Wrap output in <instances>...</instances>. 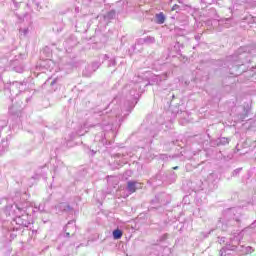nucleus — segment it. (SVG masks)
Listing matches in <instances>:
<instances>
[{"mask_svg": "<svg viewBox=\"0 0 256 256\" xmlns=\"http://www.w3.org/2000/svg\"><path fill=\"white\" fill-rule=\"evenodd\" d=\"M17 225H20L21 227H29L31 225V222L29 221V215H22L18 216L15 219Z\"/></svg>", "mask_w": 256, "mask_h": 256, "instance_id": "nucleus-1", "label": "nucleus"}, {"mask_svg": "<svg viewBox=\"0 0 256 256\" xmlns=\"http://www.w3.org/2000/svg\"><path fill=\"white\" fill-rule=\"evenodd\" d=\"M13 69L16 71V73H23L25 71V66L23 64H18L17 62H13Z\"/></svg>", "mask_w": 256, "mask_h": 256, "instance_id": "nucleus-2", "label": "nucleus"}, {"mask_svg": "<svg viewBox=\"0 0 256 256\" xmlns=\"http://www.w3.org/2000/svg\"><path fill=\"white\" fill-rule=\"evenodd\" d=\"M127 189H128L129 193H135V191H137V183L136 182H128Z\"/></svg>", "mask_w": 256, "mask_h": 256, "instance_id": "nucleus-3", "label": "nucleus"}, {"mask_svg": "<svg viewBox=\"0 0 256 256\" xmlns=\"http://www.w3.org/2000/svg\"><path fill=\"white\" fill-rule=\"evenodd\" d=\"M156 21L159 25H163V23H165V15L162 12L156 14Z\"/></svg>", "mask_w": 256, "mask_h": 256, "instance_id": "nucleus-4", "label": "nucleus"}, {"mask_svg": "<svg viewBox=\"0 0 256 256\" xmlns=\"http://www.w3.org/2000/svg\"><path fill=\"white\" fill-rule=\"evenodd\" d=\"M114 239H121L123 237V231L116 229L112 233Z\"/></svg>", "mask_w": 256, "mask_h": 256, "instance_id": "nucleus-5", "label": "nucleus"}, {"mask_svg": "<svg viewBox=\"0 0 256 256\" xmlns=\"http://www.w3.org/2000/svg\"><path fill=\"white\" fill-rule=\"evenodd\" d=\"M15 89H18L19 91H21V89H23V83H21V82H14L11 85V90L15 91Z\"/></svg>", "mask_w": 256, "mask_h": 256, "instance_id": "nucleus-6", "label": "nucleus"}, {"mask_svg": "<svg viewBox=\"0 0 256 256\" xmlns=\"http://www.w3.org/2000/svg\"><path fill=\"white\" fill-rule=\"evenodd\" d=\"M57 208L59 209V211H67V209L69 208V206L66 203H60Z\"/></svg>", "mask_w": 256, "mask_h": 256, "instance_id": "nucleus-7", "label": "nucleus"}, {"mask_svg": "<svg viewBox=\"0 0 256 256\" xmlns=\"http://www.w3.org/2000/svg\"><path fill=\"white\" fill-rule=\"evenodd\" d=\"M145 43H155V38L154 37H147L146 39H144Z\"/></svg>", "mask_w": 256, "mask_h": 256, "instance_id": "nucleus-8", "label": "nucleus"}, {"mask_svg": "<svg viewBox=\"0 0 256 256\" xmlns=\"http://www.w3.org/2000/svg\"><path fill=\"white\" fill-rule=\"evenodd\" d=\"M108 15H109L110 17H115V12H109Z\"/></svg>", "mask_w": 256, "mask_h": 256, "instance_id": "nucleus-9", "label": "nucleus"}, {"mask_svg": "<svg viewBox=\"0 0 256 256\" xmlns=\"http://www.w3.org/2000/svg\"><path fill=\"white\" fill-rule=\"evenodd\" d=\"M178 5H174L173 7H172V11H175V10H177L178 9Z\"/></svg>", "mask_w": 256, "mask_h": 256, "instance_id": "nucleus-10", "label": "nucleus"}, {"mask_svg": "<svg viewBox=\"0 0 256 256\" xmlns=\"http://www.w3.org/2000/svg\"><path fill=\"white\" fill-rule=\"evenodd\" d=\"M223 253H225V248H223V249L220 251V255L223 256Z\"/></svg>", "mask_w": 256, "mask_h": 256, "instance_id": "nucleus-11", "label": "nucleus"}, {"mask_svg": "<svg viewBox=\"0 0 256 256\" xmlns=\"http://www.w3.org/2000/svg\"><path fill=\"white\" fill-rule=\"evenodd\" d=\"M162 79H167V74L162 75Z\"/></svg>", "mask_w": 256, "mask_h": 256, "instance_id": "nucleus-12", "label": "nucleus"}, {"mask_svg": "<svg viewBox=\"0 0 256 256\" xmlns=\"http://www.w3.org/2000/svg\"><path fill=\"white\" fill-rule=\"evenodd\" d=\"M69 227H71V223H68V224L66 225V229H69Z\"/></svg>", "mask_w": 256, "mask_h": 256, "instance_id": "nucleus-13", "label": "nucleus"}, {"mask_svg": "<svg viewBox=\"0 0 256 256\" xmlns=\"http://www.w3.org/2000/svg\"><path fill=\"white\" fill-rule=\"evenodd\" d=\"M224 141H225V143H229V141H227V139H225V138H224Z\"/></svg>", "mask_w": 256, "mask_h": 256, "instance_id": "nucleus-14", "label": "nucleus"}, {"mask_svg": "<svg viewBox=\"0 0 256 256\" xmlns=\"http://www.w3.org/2000/svg\"><path fill=\"white\" fill-rule=\"evenodd\" d=\"M51 85H55V81H53V82L51 83Z\"/></svg>", "mask_w": 256, "mask_h": 256, "instance_id": "nucleus-15", "label": "nucleus"}, {"mask_svg": "<svg viewBox=\"0 0 256 256\" xmlns=\"http://www.w3.org/2000/svg\"><path fill=\"white\" fill-rule=\"evenodd\" d=\"M66 236L69 237V232L66 233Z\"/></svg>", "mask_w": 256, "mask_h": 256, "instance_id": "nucleus-16", "label": "nucleus"}, {"mask_svg": "<svg viewBox=\"0 0 256 256\" xmlns=\"http://www.w3.org/2000/svg\"><path fill=\"white\" fill-rule=\"evenodd\" d=\"M48 63H53V61L49 60Z\"/></svg>", "mask_w": 256, "mask_h": 256, "instance_id": "nucleus-17", "label": "nucleus"}, {"mask_svg": "<svg viewBox=\"0 0 256 256\" xmlns=\"http://www.w3.org/2000/svg\"><path fill=\"white\" fill-rule=\"evenodd\" d=\"M157 79H161V76H157Z\"/></svg>", "mask_w": 256, "mask_h": 256, "instance_id": "nucleus-18", "label": "nucleus"}, {"mask_svg": "<svg viewBox=\"0 0 256 256\" xmlns=\"http://www.w3.org/2000/svg\"><path fill=\"white\" fill-rule=\"evenodd\" d=\"M174 169H178V167L176 166V167H174Z\"/></svg>", "mask_w": 256, "mask_h": 256, "instance_id": "nucleus-19", "label": "nucleus"}, {"mask_svg": "<svg viewBox=\"0 0 256 256\" xmlns=\"http://www.w3.org/2000/svg\"><path fill=\"white\" fill-rule=\"evenodd\" d=\"M228 256H231V254H228Z\"/></svg>", "mask_w": 256, "mask_h": 256, "instance_id": "nucleus-20", "label": "nucleus"}]
</instances>
